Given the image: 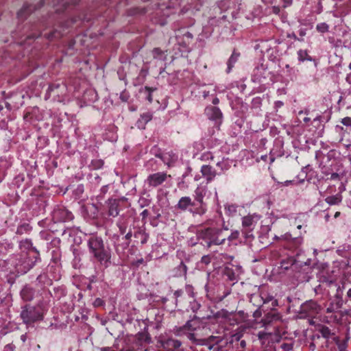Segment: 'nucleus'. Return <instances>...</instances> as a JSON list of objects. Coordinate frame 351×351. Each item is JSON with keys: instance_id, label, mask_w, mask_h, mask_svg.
Instances as JSON below:
<instances>
[{"instance_id": "obj_1", "label": "nucleus", "mask_w": 351, "mask_h": 351, "mask_svg": "<svg viewBox=\"0 0 351 351\" xmlns=\"http://www.w3.org/2000/svg\"><path fill=\"white\" fill-rule=\"evenodd\" d=\"M227 230V228L208 227L197 230L196 236L197 240L201 241V244L209 248L213 245L223 244L226 240L225 232Z\"/></svg>"}, {"instance_id": "obj_2", "label": "nucleus", "mask_w": 351, "mask_h": 351, "mask_svg": "<svg viewBox=\"0 0 351 351\" xmlns=\"http://www.w3.org/2000/svg\"><path fill=\"white\" fill-rule=\"evenodd\" d=\"M87 245L93 257L101 265L108 267L111 259L110 250L105 246L103 239L97 236L90 237Z\"/></svg>"}, {"instance_id": "obj_3", "label": "nucleus", "mask_w": 351, "mask_h": 351, "mask_svg": "<svg viewBox=\"0 0 351 351\" xmlns=\"http://www.w3.org/2000/svg\"><path fill=\"white\" fill-rule=\"evenodd\" d=\"M46 311L44 302L40 300L36 305L25 304L21 306L20 317L27 327L33 326L36 322L43 320Z\"/></svg>"}, {"instance_id": "obj_4", "label": "nucleus", "mask_w": 351, "mask_h": 351, "mask_svg": "<svg viewBox=\"0 0 351 351\" xmlns=\"http://www.w3.org/2000/svg\"><path fill=\"white\" fill-rule=\"evenodd\" d=\"M175 208L180 211H188L193 216H202L207 211V208H204L202 205L197 204L195 199H192L189 196L182 197L175 206Z\"/></svg>"}, {"instance_id": "obj_5", "label": "nucleus", "mask_w": 351, "mask_h": 351, "mask_svg": "<svg viewBox=\"0 0 351 351\" xmlns=\"http://www.w3.org/2000/svg\"><path fill=\"white\" fill-rule=\"evenodd\" d=\"M228 341L221 336L210 335L206 338L204 346L210 351H228Z\"/></svg>"}, {"instance_id": "obj_6", "label": "nucleus", "mask_w": 351, "mask_h": 351, "mask_svg": "<svg viewBox=\"0 0 351 351\" xmlns=\"http://www.w3.org/2000/svg\"><path fill=\"white\" fill-rule=\"evenodd\" d=\"M258 217L256 215H247L242 218V233L246 239L254 238L252 231L256 226Z\"/></svg>"}, {"instance_id": "obj_7", "label": "nucleus", "mask_w": 351, "mask_h": 351, "mask_svg": "<svg viewBox=\"0 0 351 351\" xmlns=\"http://www.w3.org/2000/svg\"><path fill=\"white\" fill-rule=\"evenodd\" d=\"M321 310V306L312 300L305 302L300 306V313L308 317H314L319 314Z\"/></svg>"}, {"instance_id": "obj_8", "label": "nucleus", "mask_w": 351, "mask_h": 351, "mask_svg": "<svg viewBox=\"0 0 351 351\" xmlns=\"http://www.w3.org/2000/svg\"><path fill=\"white\" fill-rule=\"evenodd\" d=\"M171 176L166 172H157L150 174L146 179V183L149 187L156 188L162 184Z\"/></svg>"}, {"instance_id": "obj_9", "label": "nucleus", "mask_w": 351, "mask_h": 351, "mask_svg": "<svg viewBox=\"0 0 351 351\" xmlns=\"http://www.w3.org/2000/svg\"><path fill=\"white\" fill-rule=\"evenodd\" d=\"M281 318L282 316L280 313L276 309L272 308L270 311L265 314L261 323L263 324V326L267 328L280 322Z\"/></svg>"}, {"instance_id": "obj_10", "label": "nucleus", "mask_w": 351, "mask_h": 351, "mask_svg": "<svg viewBox=\"0 0 351 351\" xmlns=\"http://www.w3.org/2000/svg\"><path fill=\"white\" fill-rule=\"evenodd\" d=\"M163 350L161 351H178L182 346L180 340L173 338L162 339L159 341Z\"/></svg>"}, {"instance_id": "obj_11", "label": "nucleus", "mask_w": 351, "mask_h": 351, "mask_svg": "<svg viewBox=\"0 0 351 351\" xmlns=\"http://www.w3.org/2000/svg\"><path fill=\"white\" fill-rule=\"evenodd\" d=\"M121 199H108L107 202L108 215L112 217H116L119 214V206Z\"/></svg>"}, {"instance_id": "obj_12", "label": "nucleus", "mask_w": 351, "mask_h": 351, "mask_svg": "<svg viewBox=\"0 0 351 351\" xmlns=\"http://www.w3.org/2000/svg\"><path fill=\"white\" fill-rule=\"evenodd\" d=\"M36 290L29 285H25L20 292L21 299L24 302H31L35 297Z\"/></svg>"}, {"instance_id": "obj_13", "label": "nucleus", "mask_w": 351, "mask_h": 351, "mask_svg": "<svg viewBox=\"0 0 351 351\" xmlns=\"http://www.w3.org/2000/svg\"><path fill=\"white\" fill-rule=\"evenodd\" d=\"M206 192V187L203 186H198L194 191V199L197 204L202 205L204 208H207L206 203L204 201Z\"/></svg>"}, {"instance_id": "obj_14", "label": "nucleus", "mask_w": 351, "mask_h": 351, "mask_svg": "<svg viewBox=\"0 0 351 351\" xmlns=\"http://www.w3.org/2000/svg\"><path fill=\"white\" fill-rule=\"evenodd\" d=\"M189 261V258H186L185 261H180V264L173 269L172 276L174 278H180L182 276L186 277L187 273V266L186 263Z\"/></svg>"}, {"instance_id": "obj_15", "label": "nucleus", "mask_w": 351, "mask_h": 351, "mask_svg": "<svg viewBox=\"0 0 351 351\" xmlns=\"http://www.w3.org/2000/svg\"><path fill=\"white\" fill-rule=\"evenodd\" d=\"M317 331L320 334V335L328 341L329 339H333V338L336 336L335 333L332 332V330L326 325L319 324L316 328Z\"/></svg>"}, {"instance_id": "obj_16", "label": "nucleus", "mask_w": 351, "mask_h": 351, "mask_svg": "<svg viewBox=\"0 0 351 351\" xmlns=\"http://www.w3.org/2000/svg\"><path fill=\"white\" fill-rule=\"evenodd\" d=\"M195 329H196V327L193 324V321L189 320L182 326H180V327L176 326L173 328V332L176 335L181 336V335H183L184 333L187 332L186 330L193 331Z\"/></svg>"}, {"instance_id": "obj_17", "label": "nucleus", "mask_w": 351, "mask_h": 351, "mask_svg": "<svg viewBox=\"0 0 351 351\" xmlns=\"http://www.w3.org/2000/svg\"><path fill=\"white\" fill-rule=\"evenodd\" d=\"M201 173L206 178L207 182H211L217 176L216 171L210 165H203L201 168Z\"/></svg>"}, {"instance_id": "obj_18", "label": "nucleus", "mask_w": 351, "mask_h": 351, "mask_svg": "<svg viewBox=\"0 0 351 351\" xmlns=\"http://www.w3.org/2000/svg\"><path fill=\"white\" fill-rule=\"evenodd\" d=\"M206 112L210 119L217 120L221 118L222 113L219 108L210 106L206 108Z\"/></svg>"}, {"instance_id": "obj_19", "label": "nucleus", "mask_w": 351, "mask_h": 351, "mask_svg": "<svg viewBox=\"0 0 351 351\" xmlns=\"http://www.w3.org/2000/svg\"><path fill=\"white\" fill-rule=\"evenodd\" d=\"M184 335L195 346H204L206 341V338H197L196 334L191 332L184 333Z\"/></svg>"}, {"instance_id": "obj_20", "label": "nucleus", "mask_w": 351, "mask_h": 351, "mask_svg": "<svg viewBox=\"0 0 351 351\" xmlns=\"http://www.w3.org/2000/svg\"><path fill=\"white\" fill-rule=\"evenodd\" d=\"M231 313H229L227 310L221 309L217 313H214L213 315H208V319H214L215 320L219 319H228L230 318Z\"/></svg>"}, {"instance_id": "obj_21", "label": "nucleus", "mask_w": 351, "mask_h": 351, "mask_svg": "<svg viewBox=\"0 0 351 351\" xmlns=\"http://www.w3.org/2000/svg\"><path fill=\"white\" fill-rule=\"evenodd\" d=\"M348 340V338L341 339L339 337L336 335L332 341L337 345L339 351H346Z\"/></svg>"}, {"instance_id": "obj_22", "label": "nucleus", "mask_w": 351, "mask_h": 351, "mask_svg": "<svg viewBox=\"0 0 351 351\" xmlns=\"http://www.w3.org/2000/svg\"><path fill=\"white\" fill-rule=\"evenodd\" d=\"M278 350L280 351H292L293 349L294 342L292 340L279 341Z\"/></svg>"}, {"instance_id": "obj_23", "label": "nucleus", "mask_w": 351, "mask_h": 351, "mask_svg": "<svg viewBox=\"0 0 351 351\" xmlns=\"http://www.w3.org/2000/svg\"><path fill=\"white\" fill-rule=\"evenodd\" d=\"M156 88H153L149 86H145L143 88L140 89V93L142 94L145 99H147L149 102H152V92L154 91Z\"/></svg>"}, {"instance_id": "obj_24", "label": "nucleus", "mask_w": 351, "mask_h": 351, "mask_svg": "<svg viewBox=\"0 0 351 351\" xmlns=\"http://www.w3.org/2000/svg\"><path fill=\"white\" fill-rule=\"evenodd\" d=\"M37 8L32 6V5H25L20 11L18 12L17 14L19 18L26 17L27 15L29 14L32 12L36 10Z\"/></svg>"}, {"instance_id": "obj_25", "label": "nucleus", "mask_w": 351, "mask_h": 351, "mask_svg": "<svg viewBox=\"0 0 351 351\" xmlns=\"http://www.w3.org/2000/svg\"><path fill=\"white\" fill-rule=\"evenodd\" d=\"M32 230V227L28 223H23L19 225L16 229V234L22 235L29 232Z\"/></svg>"}, {"instance_id": "obj_26", "label": "nucleus", "mask_w": 351, "mask_h": 351, "mask_svg": "<svg viewBox=\"0 0 351 351\" xmlns=\"http://www.w3.org/2000/svg\"><path fill=\"white\" fill-rule=\"evenodd\" d=\"M257 336L262 345L269 343L271 339V333L270 332H259Z\"/></svg>"}, {"instance_id": "obj_27", "label": "nucleus", "mask_w": 351, "mask_h": 351, "mask_svg": "<svg viewBox=\"0 0 351 351\" xmlns=\"http://www.w3.org/2000/svg\"><path fill=\"white\" fill-rule=\"evenodd\" d=\"M342 200V197L339 194L335 195L328 196L325 199V201L329 205H337Z\"/></svg>"}, {"instance_id": "obj_28", "label": "nucleus", "mask_w": 351, "mask_h": 351, "mask_svg": "<svg viewBox=\"0 0 351 351\" xmlns=\"http://www.w3.org/2000/svg\"><path fill=\"white\" fill-rule=\"evenodd\" d=\"M261 298L263 301V304H267L271 302L272 307H275L278 304V300H276L273 295L267 293H262Z\"/></svg>"}, {"instance_id": "obj_29", "label": "nucleus", "mask_w": 351, "mask_h": 351, "mask_svg": "<svg viewBox=\"0 0 351 351\" xmlns=\"http://www.w3.org/2000/svg\"><path fill=\"white\" fill-rule=\"evenodd\" d=\"M152 52L154 59L160 60H165L166 59L164 51L159 47L154 48Z\"/></svg>"}, {"instance_id": "obj_30", "label": "nucleus", "mask_w": 351, "mask_h": 351, "mask_svg": "<svg viewBox=\"0 0 351 351\" xmlns=\"http://www.w3.org/2000/svg\"><path fill=\"white\" fill-rule=\"evenodd\" d=\"M298 60L300 62H304V60L313 61V59L311 56H310L308 53L307 50L300 49L298 52Z\"/></svg>"}, {"instance_id": "obj_31", "label": "nucleus", "mask_w": 351, "mask_h": 351, "mask_svg": "<svg viewBox=\"0 0 351 351\" xmlns=\"http://www.w3.org/2000/svg\"><path fill=\"white\" fill-rule=\"evenodd\" d=\"M240 54L239 53H236L234 51H233L232 56L229 58L228 61V71L229 72L232 68L234 66V64L237 61Z\"/></svg>"}, {"instance_id": "obj_32", "label": "nucleus", "mask_w": 351, "mask_h": 351, "mask_svg": "<svg viewBox=\"0 0 351 351\" xmlns=\"http://www.w3.org/2000/svg\"><path fill=\"white\" fill-rule=\"evenodd\" d=\"M152 119V114L151 112H145L141 115L140 119L138 121V123L140 124H146Z\"/></svg>"}, {"instance_id": "obj_33", "label": "nucleus", "mask_w": 351, "mask_h": 351, "mask_svg": "<svg viewBox=\"0 0 351 351\" xmlns=\"http://www.w3.org/2000/svg\"><path fill=\"white\" fill-rule=\"evenodd\" d=\"M329 42L333 45L335 47H346V43L341 39H335V38H329Z\"/></svg>"}, {"instance_id": "obj_34", "label": "nucleus", "mask_w": 351, "mask_h": 351, "mask_svg": "<svg viewBox=\"0 0 351 351\" xmlns=\"http://www.w3.org/2000/svg\"><path fill=\"white\" fill-rule=\"evenodd\" d=\"M136 337H137L138 340H139L141 341H143V342H145L147 343H149L151 342V337L147 332H138L136 335Z\"/></svg>"}, {"instance_id": "obj_35", "label": "nucleus", "mask_w": 351, "mask_h": 351, "mask_svg": "<svg viewBox=\"0 0 351 351\" xmlns=\"http://www.w3.org/2000/svg\"><path fill=\"white\" fill-rule=\"evenodd\" d=\"M331 302L334 304L335 308L339 310L343 306V300L338 293H337L335 299Z\"/></svg>"}, {"instance_id": "obj_36", "label": "nucleus", "mask_w": 351, "mask_h": 351, "mask_svg": "<svg viewBox=\"0 0 351 351\" xmlns=\"http://www.w3.org/2000/svg\"><path fill=\"white\" fill-rule=\"evenodd\" d=\"M303 242V238L302 237H297L291 239L290 241V245H291L294 248H298Z\"/></svg>"}, {"instance_id": "obj_37", "label": "nucleus", "mask_w": 351, "mask_h": 351, "mask_svg": "<svg viewBox=\"0 0 351 351\" xmlns=\"http://www.w3.org/2000/svg\"><path fill=\"white\" fill-rule=\"evenodd\" d=\"M316 29L319 33H326L329 32V25L326 23H320L316 25Z\"/></svg>"}, {"instance_id": "obj_38", "label": "nucleus", "mask_w": 351, "mask_h": 351, "mask_svg": "<svg viewBox=\"0 0 351 351\" xmlns=\"http://www.w3.org/2000/svg\"><path fill=\"white\" fill-rule=\"evenodd\" d=\"M104 161L101 159L93 160L90 163V167L93 169H98L103 167Z\"/></svg>"}, {"instance_id": "obj_39", "label": "nucleus", "mask_w": 351, "mask_h": 351, "mask_svg": "<svg viewBox=\"0 0 351 351\" xmlns=\"http://www.w3.org/2000/svg\"><path fill=\"white\" fill-rule=\"evenodd\" d=\"M19 246H20L21 248L30 249V250L33 247L32 246V241L30 239H25L24 240H22L20 242Z\"/></svg>"}, {"instance_id": "obj_40", "label": "nucleus", "mask_w": 351, "mask_h": 351, "mask_svg": "<svg viewBox=\"0 0 351 351\" xmlns=\"http://www.w3.org/2000/svg\"><path fill=\"white\" fill-rule=\"evenodd\" d=\"M107 192H108V186L106 185V186H102L100 190V193L98 195H97V197H96L97 200L98 202L101 201L104 199V195H106V193Z\"/></svg>"}, {"instance_id": "obj_41", "label": "nucleus", "mask_w": 351, "mask_h": 351, "mask_svg": "<svg viewBox=\"0 0 351 351\" xmlns=\"http://www.w3.org/2000/svg\"><path fill=\"white\" fill-rule=\"evenodd\" d=\"M155 156L160 158L165 165H169V158L167 157V154H155Z\"/></svg>"}, {"instance_id": "obj_42", "label": "nucleus", "mask_w": 351, "mask_h": 351, "mask_svg": "<svg viewBox=\"0 0 351 351\" xmlns=\"http://www.w3.org/2000/svg\"><path fill=\"white\" fill-rule=\"evenodd\" d=\"M239 232L238 230L233 231L230 235H226V239H228L230 242H232L234 240H237L239 238Z\"/></svg>"}, {"instance_id": "obj_43", "label": "nucleus", "mask_w": 351, "mask_h": 351, "mask_svg": "<svg viewBox=\"0 0 351 351\" xmlns=\"http://www.w3.org/2000/svg\"><path fill=\"white\" fill-rule=\"evenodd\" d=\"M182 38L185 43L189 44L192 41L193 36L191 32H186L183 34Z\"/></svg>"}, {"instance_id": "obj_44", "label": "nucleus", "mask_w": 351, "mask_h": 351, "mask_svg": "<svg viewBox=\"0 0 351 351\" xmlns=\"http://www.w3.org/2000/svg\"><path fill=\"white\" fill-rule=\"evenodd\" d=\"M138 235L144 236L143 239L141 241V243L142 244L145 243L147 242L148 235L146 234L144 232H143L141 230H139V231H137L136 232H135V234H134L135 237H137Z\"/></svg>"}, {"instance_id": "obj_45", "label": "nucleus", "mask_w": 351, "mask_h": 351, "mask_svg": "<svg viewBox=\"0 0 351 351\" xmlns=\"http://www.w3.org/2000/svg\"><path fill=\"white\" fill-rule=\"evenodd\" d=\"M211 262V256L210 255H204L201 258V263L208 265Z\"/></svg>"}, {"instance_id": "obj_46", "label": "nucleus", "mask_w": 351, "mask_h": 351, "mask_svg": "<svg viewBox=\"0 0 351 351\" xmlns=\"http://www.w3.org/2000/svg\"><path fill=\"white\" fill-rule=\"evenodd\" d=\"M326 311L327 313H336L338 311V309H336L334 304L330 302L329 306L326 308Z\"/></svg>"}, {"instance_id": "obj_47", "label": "nucleus", "mask_w": 351, "mask_h": 351, "mask_svg": "<svg viewBox=\"0 0 351 351\" xmlns=\"http://www.w3.org/2000/svg\"><path fill=\"white\" fill-rule=\"evenodd\" d=\"M341 122L346 126H351V118L349 117L342 119Z\"/></svg>"}, {"instance_id": "obj_48", "label": "nucleus", "mask_w": 351, "mask_h": 351, "mask_svg": "<svg viewBox=\"0 0 351 351\" xmlns=\"http://www.w3.org/2000/svg\"><path fill=\"white\" fill-rule=\"evenodd\" d=\"M62 213H65V220L70 221L73 219V215L71 212H69L66 210H62Z\"/></svg>"}, {"instance_id": "obj_49", "label": "nucleus", "mask_w": 351, "mask_h": 351, "mask_svg": "<svg viewBox=\"0 0 351 351\" xmlns=\"http://www.w3.org/2000/svg\"><path fill=\"white\" fill-rule=\"evenodd\" d=\"M14 350L15 346L12 343L7 344L3 348V351H14Z\"/></svg>"}, {"instance_id": "obj_50", "label": "nucleus", "mask_w": 351, "mask_h": 351, "mask_svg": "<svg viewBox=\"0 0 351 351\" xmlns=\"http://www.w3.org/2000/svg\"><path fill=\"white\" fill-rule=\"evenodd\" d=\"M341 178H342V176L341 175H339V173H331L329 179L332 180H340Z\"/></svg>"}, {"instance_id": "obj_51", "label": "nucleus", "mask_w": 351, "mask_h": 351, "mask_svg": "<svg viewBox=\"0 0 351 351\" xmlns=\"http://www.w3.org/2000/svg\"><path fill=\"white\" fill-rule=\"evenodd\" d=\"M261 315H262V312L260 308L256 309L253 313V317L256 319L261 317Z\"/></svg>"}, {"instance_id": "obj_52", "label": "nucleus", "mask_w": 351, "mask_h": 351, "mask_svg": "<svg viewBox=\"0 0 351 351\" xmlns=\"http://www.w3.org/2000/svg\"><path fill=\"white\" fill-rule=\"evenodd\" d=\"M294 237H292V235L289 233H287L284 235V239L287 241L289 244H290V241H291V239H293Z\"/></svg>"}, {"instance_id": "obj_53", "label": "nucleus", "mask_w": 351, "mask_h": 351, "mask_svg": "<svg viewBox=\"0 0 351 351\" xmlns=\"http://www.w3.org/2000/svg\"><path fill=\"white\" fill-rule=\"evenodd\" d=\"M149 215V211L147 210H144L141 213V216L142 217V220L145 219Z\"/></svg>"}, {"instance_id": "obj_54", "label": "nucleus", "mask_w": 351, "mask_h": 351, "mask_svg": "<svg viewBox=\"0 0 351 351\" xmlns=\"http://www.w3.org/2000/svg\"><path fill=\"white\" fill-rule=\"evenodd\" d=\"M120 99L123 101H127L128 99V96L127 95H125L124 93H122L120 95Z\"/></svg>"}, {"instance_id": "obj_55", "label": "nucleus", "mask_w": 351, "mask_h": 351, "mask_svg": "<svg viewBox=\"0 0 351 351\" xmlns=\"http://www.w3.org/2000/svg\"><path fill=\"white\" fill-rule=\"evenodd\" d=\"M183 291L182 290H177L174 292V295L176 298L180 297L182 295Z\"/></svg>"}, {"instance_id": "obj_56", "label": "nucleus", "mask_w": 351, "mask_h": 351, "mask_svg": "<svg viewBox=\"0 0 351 351\" xmlns=\"http://www.w3.org/2000/svg\"><path fill=\"white\" fill-rule=\"evenodd\" d=\"M119 227L120 233L122 234H124L126 231V227L123 225H119Z\"/></svg>"}, {"instance_id": "obj_57", "label": "nucleus", "mask_w": 351, "mask_h": 351, "mask_svg": "<svg viewBox=\"0 0 351 351\" xmlns=\"http://www.w3.org/2000/svg\"><path fill=\"white\" fill-rule=\"evenodd\" d=\"M337 252H339V254L340 255H341L342 256H344V257H346V258H349V256H348V254H347V252H344L343 250H339Z\"/></svg>"}, {"instance_id": "obj_58", "label": "nucleus", "mask_w": 351, "mask_h": 351, "mask_svg": "<svg viewBox=\"0 0 351 351\" xmlns=\"http://www.w3.org/2000/svg\"><path fill=\"white\" fill-rule=\"evenodd\" d=\"M132 237V233L131 231H129L126 235L125 236V238L127 239V240H130L131 238Z\"/></svg>"}, {"instance_id": "obj_59", "label": "nucleus", "mask_w": 351, "mask_h": 351, "mask_svg": "<svg viewBox=\"0 0 351 351\" xmlns=\"http://www.w3.org/2000/svg\"><path fill=\"white\" fill-rule=\"evenodd\" d=\"M309 349L312 351L315 350V348H316V346L315 344L313 343V342H311L309 346Z\"/></svg>"}, {"instance_id": "obj_60", "label": "nucleus", "mask_w": 351, "mask_h": 351, "mask_svg": "<svg viewBox=\"0 0 351 351\" xmlns=\"http://www.w3.org/2000/svg\"><path fill=\"white\" fill-rule=\"evenodd\" d=\"M31 250H32V252H34V253H36V255L40 256L39 251H38V250L35 247H32V249H31Z\"/></svg>"}, {"instance_id": "obj_61", "label": "nucleus", "mask_w": 351, "mask_h": 351, "mask_svg": "<svg viewBox=\"0 0 351 351\" xmlns=\"http://www.w3.org/2000/svg\"><path fill=\"white\" fill-rule=\"evenodd\" d=\"M54 87L58 88L59 87V84L49 86V87L48 88V90L49 91H52Z\"/></svg>"}, {"instance_id": "obj_62", "label": "nucleus", "mask_w": 351, "mask_h": 351, "mask_svg": "<svg viewBox=\"0 0 351 351\" xmlns=\"http://www.w3.org/2000/svg\"><path fill=\"white\" fill-rule=\"evenodd\" d=\"M346 296L350 300H351V288L349 289L348 291H347Z\"/></svg>"}, {"instance_id": "obj_63", "label": "nucleus", "mask_w": 351, "mask_h": 351, "mask_svg": "<svg viewBox=\"0 0 351 351\" xmlns=\"http://www.w3.org/2000/svg\"><path fill=\"white\" fill-rule=\"evenodd\" d=\"M240 345H241V346L242 348H245V345H246V343H245V341L244 340H242V341H241V342H240Z\"/></svg>"}, {"instance_id": "obj_64", "label": "nucleus", "mask_w": 351, "mask_h": 351, "mask_svg": "<svg viewBox=\"0 0 351 351\" xmlns=\"http://www.w3.org/2000/svg\"><path fill=\"white\" fill-rule=\"evenodd\" d=\"M21 339L23 342H25L26 341V334L22 335Z\"/></svg>"}]
</instances>
